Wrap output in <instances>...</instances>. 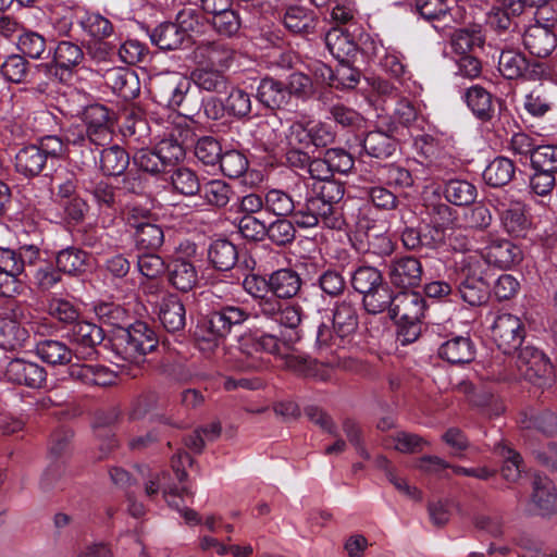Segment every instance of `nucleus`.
Here are the masks:
<instances>
[{
    "instance_id": "7ed1b4c3",
    "label": "nucleus",
    "mask_w": 557,
    "mask_h": 557,
    "mask_svg": "<svg viewBox=\"0 0 557 557\" xmlns=\"http://www.w3.org/2000/svg\"><path fill=\"white\" fill-rule=\"evenodd\" d=\"M358 327V314L355 305L349 301L338 302L333 310V335L326 324H321L317 332V348L319 351L344 349L346 339Z\"/></svg>"
},
{
    "instance_id": "1a4fd4ad",
    "label": "nucleus",
    "mask_w": 557,
    "mask_h": 557,
    "mask_svg": "<svg viewBox=\"0 0 557 557\" xmlns=\"http://www.w3.org/2000/svg\"><path fill=\"white\" fill-rule=\"evenodd\" d=\"M524 334L521 320L510 313L498 314L492 325L493 339L504 354H511L519 348Z\"/></svg>"
},
{
    "instance_id": "4468645a",
    "label": "nucleus",
    "mask_w": 557,
    "mask_h": 557,
    "mask_svg": "<svg viewBox=\"0 0 557 557\" xmlns=\"http://www.w3.org/2000/svg\"><path fill=\"white\" fill-rule=\"evenodd\" d=\"M457 389L467 396L468 401L487 418L498 417L505 410L502 400L492 392L483 387H476L471 382L462 381Z\"/></svg>"
},
{
    "instance_id": "c85d7f7f",
    "label": "nucleus",
    "mask_w": 557,
    "mask_h": 557,
    "mask_svg": "<svg viewBox=\"0 0 557 557\" xmlns=\"http://www.w3.org/2000/svg\"><path fill=\"white\" fill-rule=\"evenodd\" d=\"M46 164L47 160L36 145L23 147L15 156V169L26 177L39 175Z\"/></svg>"
},
{
    "instance_id": "5701e85b",
    "label": "nucleus",
    "mask_w": 557,
    "mask_h": 557,
    "mask_svg": "<svg viewBox=\"0 0 557 557\" xmlns=\"http://www.w3.org/2000/svg\"><path fill=\"white\" fill-rule=\"evenodd\" d=\"M70 376L87 385L108 386L115 382L113 371L101 364L75 363L70 367Z\"/></svg>"
},
{
    "instance_id": "423d86ee",
    "label": "nucleus",
    "mask_w": 557,
    "mask_h": 557,
    "mask_svg": "<svg viewBox=\"0 0 557 557\" xmlns=\"http://www.w3.org/2000/svg\"><path fill=\"white\" fill-rule=\"evenodd\" d=\"M516 367L520 375L534 386L544 388L554 382V370L549 359L533 346L520 349Z\"/></svg>"
},
{
    "instance_id": "3c124183",
    "label": "nucleus",
    "mask_w": 557,
    "mask_h": 557,
    "mask_svg": "<svg viewBox=\"0 0 557 557\" xmlns=\"http://www.w3.org/2000/svg\"><path fill=\"white\" fill-rule=\"evenodd\" d=\"M284 85L289 101H292L293 97L305 100L313 94V84L311 78L300 72L289 74Z\"/></svg>"
},
{
    "instance_id": "9b49d317",
    "label": "nucleus",
    "mask_w": 557,
    "mask_h": 557,
    "mask_svg": "<svg viewBox=\"0 0 557 557\" xmlns=\"http://www.w3.org/2000/svg\"><path fill=\"white\" fill-rule=\"evenodd\" d=\"M175 470L176 479L180 484H183L181 488H164V499L168 505L177 510L185 523L188 525H198L202 522L200 515L186 506H182V503L187 498L194 497V491L187 484H184L187 473L173 465Z\"/></svg>"
},
{
    "instance_id": "2eb2a0df",
    "label": "nucleus",
    "mask_w": 557,
    "mask_h": 557,
    "mask_svg": "<svg viewBox=\"0 0 557 557\" xmlns=\"http://www.w3.org/2000/svg\"><path fill=\"white\" fill-rule=\"evenodd\" d=\"M83 120L90 143L103 145L110 139V116L104 106L98 103L88 106L83 113Z\"/></svg>"
},
{
    "instance_id": "0eeeda50",
    "label": "nucleus",
    "mask_w": 557,
    "mask_h": 557,
    "mask_svg": "<svg viewBox=\"0 0 557 557\" xmlns=\"http://www.w3.org/2000/svg\"><path fill=\"white\" fill-rule=\"evenodd\" d=\"M122 339L123 343L117 345L119 354L123 360L136 364L143 362L145 356L152 351L158 344L153 330L141 321L132 324L125 331Z\"/></svg>"
},
{
    "instance_id": "f704fd0d",
    "label": "nucleus",
    "mask_w": 557,
    "mask_h": 557,
    "mask_svg": "<svg viewBox=\"0 0 557 557\" xmlns=\"http://www.w3.org/2000/svg\"><path fill=\"white\" fill-rule=\"evenodd\" d=\"M515 175V164L505 157L495 158L483 172L484 182L492 187L507 185Z\"/></svg>"
},
{
    "instance_id": "20e7f679",
    "label": "nucleus",
    "mask_w": 557,
    "mask_h": 557,
    "mask_svg": "<svg viewBox=\"0 0 557 557\" xmlns=\"http://www.w3.org/2000/svg\"><path fill=\"white\" fill-rule=\"evenodd\" d=\"M196 257L197 246L195 243L185 240L177 246L175 255L168 265L169 281L174 288L186 293L197 285Z\"/></svg>"
},
{
    "instance_id": "c756f323",
    "label": "nucleus",
    "mask_w": 557,
    "mask_h": 557,
    "mask_svg": "<svg viewBox=\"0 0 557 557\" xmlns=\"http://www.w3.org/2000/svg\"><path fill=\"white\" fill-rule=\"evenodd\" d=\"M500 219L504 228L515 236L523 235L531 226L525 206L520 201L510 202L503 211Z\"/></svg>"
},
{
    "instance_id": "4d7b16f0",
    "label": "nucleus",
    "mask_w": 557,
    "mask_h": 557,
    "mask_svg": "<svg viewBox=\"0 0 557 557\" xmlns=\"http://www.w3.org/2000/svg\"><path fill=\"white\" fill-rule=\"evenodd\" d=\"M221 154V145L212 136H203L195 145V156L203 164L214 165L219 162Z\"/></svg>"
},
{
    "instance_id": "6e6d98bb",
    "label": "nucleus",
    "mask_w": 557,
    "mask_h": 557,
    "mask_svg": "<svg viewBox=\"0 0 557 557\" xmlns=\"http://www.w3.org/2000/svg\"><path fill=\"white\" fill-rule=\"evenodd\" d=\"M457 270L460 272L462 277H483L485 259L478 251H470L462 253L455 261Z\"/></svg>"
},
{
    "instance_id": "0e129e2a",
    "label": "nucleus",
    "mask_w": 557,
    "mask_h": 557,
    "mask_svg": "<svg viewBox=\"0 0 557 557\" xmlns=\"http://www.w3.org/2000/svg\"><path fill=\"white\" fill-rule=\"evenodd\" d=\"M521 423L525 429H536L547 435L557 433V416L550 411L525 416Z\"/></svg>"
},
{
    "instance_id": "7c9ffc66",
    "label": "nucleus",
    "mask_w": 557,
    "mask_h": 557,
    "mask_svg": "<svg viewBox=\"0 0 557 557\" xmlns=\"http://www.w3.org/2000/svg\"><path fill=\"white\" fill-rule=\"evenodd\" d=\"M208 258L216 270L228 271L237 262V248L227 239H216L209 247Z\"/></svg>"
},
{
    "instance_id": "6e6552de",
    "label": "nucleus",
    "mask_w": 557,
    "mask_h": 557,
    "mask_svg": "<svg viewBox=\"0 0 557 557\" xmlns=\"http://www.w3.org/2000/svg\"><path fill=\"white\" fill-rule=\"evenodd\" d=\"M190 79L178 72L157 75L151 82V94L154 100L164 107H180L190 90Z\"/></svg>"
},
{
    "instance_id": "f3484780",
    "label": "nucleus",
    "mask_w": 557,
    "mask_h": 557,
    "mask_svg": "<svg viewBox=\"0 0 557 557\" xmlns=\"http://www.w3.org/2000/svg\"><path fill=\"white\" fill-rule=\"evenodd\" d=\"M422 265L413 257H404L389 264L388 277L393 285L401 288L413 287L421 282Z\"/></svg>"
},
{
    "instance_id": "72a5a7b5",
    "label": "nucleus",
    "mask_w": 557,
    "mask_h": 557,
    "mask_svg": "<svg viewBox=\"0 0 557 557\" xmlns=\"http://www.w3.org/2000/svg\"><path fill=\"white\" fill-rule=\"evenodd\" d=\"M28 338V332L14 319L0 318V347L5 350L22 348Z\"/></svg>"
},
{
    "instance_id": "39448f33",
    "label": "nucleus",
    "mask_w": 557,
    "mask_h": 557,
    "mask_svg": "<svg viewBox=\"0 0 557 557\" xmlns=\"http://www.w3.org/2000/svg\"><path fill=\"white\" fill-rule=\"evenodd\" d=\"M424 310L425 300L417 292H400L393 297L391 318L400 326L408 327L407 341H413L418 336Z\"/></svg>"
},
{
    "instance_id": "37998d69",
    "label": "nucleus",
    "mask_w": 557,
    "mask_h": 557,
    "mask_svg": "<svg viewBox=\"0 0 557 557\" xmlns=\"http://www.w3.org/2000/svg\"><path fill=\"white\" fill-rule=\"evenodd\" d=\"M445 198L456 206H468L476 198L474 185L463 180L449 181L444 189Z\"/></svg>"
},
{
    "instance_id": "473e14b6",
    "label": "nucleus",
    "mask_w": 557,
    "mask_h": 557,
    "mask_svg": "<svg viewBox=\"0 0 557 557\" xmlns=\"http://www.w3.org/2000/svg\"><path fill=\"white\" fill-rule=\"evenodd\" d=\"M37 356L45 362L52 366H62L71 362L74 355L63 342L46 339L36 345Z\"/></svg>"
},
{
    "instance_id": "c03bdc74",
    "label": "nucleus",
    "mask_w": 557,
    "mask_h": 557,
    "mask_svg": "<svg viewBox=\"0 0 557 557\" xmlns=\"http://www.w3.org/2000/svg\"><path fill=\"white\" fill-rule=\"evenodd\" d=\"M200 193L208 205L218 208L225 207L233 196L231 186L222 180H211L205 183Z\"/></svg>"
},
{
    "instance_id": "79ce46f5",
    "label": "nucleus",
    "mask_w": 557,
    "mask_h": 557,
    "mask_svg": "<svg viewBox=\"0 0 557 557\" xmlns=\"http://www.w3.org/2000/svg\"><path fill=\"white\" fill-rule=\"evenodd\" d=\"M132 225L136 230L135 239L138 247L145 249H158L162 246L164 234L159 225L150 222H134Z\"/></svg>"
},
{
    "instance_id": "ea45409f",
    "label": "nucleus",
    "mask_w": 557,
    "mask_h": 557,
    "mask_svg": "<svg viewBox=\"0 0 557 557\" xmlns=\"http://www.w3.org/2000/svg\"><path fill=\"white\" fill-rule=\"evenodd\" d=\"M363 149L374 158H387L395 151L396 143L386 133L372 131L363 139Z\"/></svg>"
},
{
    "instance_id": "49530a36",
    "label": "nucleus",
    "mask_w": 557,
    "mask_h": 557,
    "mask_svg": "<svg viewBox=\"0 0 557 557\" xmlns=\"http://www.w3.org/2000/svg\"><path fill=\"white\" fill-rule=\"evenodd\" d=\"M459 293L463 301L470 306H479L486 300L487 284L483 281V277H462Z\"/></svg>"
},
{
    "instance_id": "680f3d73",
    "label": "nucleus",
    "mask_w": 557,
    "mask_h": 557,
    "mask_svg": "<svg viewBox=\"0 0 557 557\" xmlns=\"http://www.w3.org/2000/svg\"><path fill=\"white\" fill-rule=\"evenodd\" d=\"M531 163L533 169L557 173V147L552 145H537L535 151L532 153Z\"/></svg>"
},
{
    "instance_id": "f03ea898",
    "label": "nucleus",
    "mask_w": 557,
    "mask_h": 557,
    "mask_svg": "<svg viewBox=\"0 0 557 557\" xmlns=\"http://www.w3.org/2000/svg\"><path fill=\"white\" fill-rule=\"evenodd\" d=\"M244 306L228 305L211 312L197 329L196 335L200 343L207 344L202 349H212L225 338L233 326L240 325L250 317Z\"/></svg>"
},
{
    "instance_id": "de8ad7c7",
    "label": "nucleus",
    "mask_w": 557,
    "mask_h": 557,
    "mask_svg": "<svg viewBox=\"0 0 557 557\" xmlns=\"http://www.w3.org/2000/svg\"><path fill=\"white\" fill-rule=\"evenodd\" d=\"M82 28L95 39H104L110 37L114 27L109 18L99 13H86L81 21Z\"/></svg>"
},
{
    "instance_id": "e433bc0d",
    "label": "nucleus",
    "mask_w": 557,
    "mask_h": 557,
    "mask_svg": "<svg viewBox=\"0 0 557 557\" xmlns=\"http://www.w3.org/2000/svg\"><path fill=\"white\" fill-rule=\"evenodd\" d=\"M529 67L523 53L513 49H506L498 58V71L507 79L521 77Z\"/></svg>"
},
{
    "instance_id": "052dcab7",
    "label": "nucleus",
    "mask_w": 557,
    "mask_h": 557,
    "mask_svg": "<svg viewBox=\"0 0 557 557\" xmlns=\"http://www.w3.org/2000/svg\"><path fill=\"white\" fill-rule=\"evenodd\" d=\"M226 112L235 117H245L251 111L250 95L240 88L233 89L225 99Z\"/></svg>"
},
{
    "instance_id": "2f4dec72",
    "label": "nucleus",
    "mask_w": 557,
    "mask_h": 557,
    "mask_svg": "<svg viewBox=\"0 0 557 557\" xmlns=\"http://www.w3.org/2000/svg\"><path fill=\"white\" fill-rule=\"evenodd\" d=\"M284 25L293 33L310 34L317 26L314 13L301 5L289 7L284 15Z\"/></svg>"
},
{
    "instance_id": "b1692460",
    "label": "nucleus",
    "mask_w": 557,
    "mask_h": 557,
    "mask_svg": "<svg viewBox=\"0 0 557 557\" xmlns=\"http://www.w3.org/2000/svg\"><path fill=\"white\" fill-rule=\"evenodd\" d=\"M257 99L270 109H284L290 104L284 83L269 76L260 81Z\"/></svg>"
},
{
    "instance_id": "ddd939ff",
    "label": "nucleus",
    "mask_w": 557,
    "mask_h": 557,
    "mask_svg": "<svg viewBox=\"0 0 557 557\" xmlns=\"http://www.w3.org/2000/svg\"><path fill=\"white\" fill-rule=\"evenodd\" d=\"M4 375L10 382L24 384L32 388H40L47 379L44 367L20 358L8 362Z\"/></svg>"
},
{
    "instance_id": "393cba45",
    "label": "nucleus",
    "mask_w": 557,
    "mask_h": 557,
    "mask_svg": "<svg viewBox=\"0 0 557 557\" xmlns=\"http://www.w3.org/2000/svg\"><path fill=\"white\" fill-rule=\"evenodd\" d=\"M530 511L547 515L556 508V490L548 478L535 476Z\"/></svg>"
},
{
    "instance_id": "864d4df0",
    "label": "nucleus",
    "mask_w": 557,
    "mask_h": 557,
    "mask_svg": "<svg viewBox=\"0 0 557 557\" xmlns=\"http://www.w3.org/2000/svg\"><path fill=\"white\" fill-rule=\"evenodd\" d=\"M18 50L30 59H41L46 52V39L36 32L27 30L18 36Z\"/></svg>"
},
{
    "instance_id": "c9c22d12",
    "label": "nucleus",
    "mask_w": 557,
    "mask_h": 557,
    "mask_svg": "<svg viewBox=\"0 0 557 557\" xmlns=\"http://www.w3.org/2000/svg\"><path fill=\"white\" fill-rule=\"evenodd\" d=\"M153 45L163 50H175L183 46L186 38L174 23H162L154 27L150 35Z\"/></svg>"
},
{
    "instance_id": "6ab92c4d",
    "label": "nucleus",
    "mask_w": 557,
    "mask_h": 557,
    "mask_svg": "<svg viewBox=\"0 0 557 557\" xmlns=\"http://www.w3.org/2000/svg\"><path fill=\"white\" fill-rule=\"evenodd\" d=\"M104 81L114 94L125 100L134 99L140 91L138 76L129 69H110L104 73Z\"/></svg>"
},
{
    "instance_id": "774afa93",
    "label": "nucleus",
    "mask_w": 557,
    "mask_h": 557,
    "mask_svg": "<svg viewBox=\"0 0 557 557\" xmlns=\"http://www.w3.org/2000/svg\"><path fill=\"white\" fill-rule=\"evenodd\" d=\"M524 109L532 116H543L550 109V101L542 87L534 88L524 97Z\"/></svg>"
},
{
    "instance_id": "e2e57ef3",
    "label": "nucleus",
    "mask_w": 557,
    "mask_h": 557,
    "mask_svg": "<svg viewBox=\"0 0 557 557\" xmlns=\"http://www.w3.org/2000/svg\"><path fill=\"white\" fill-rule=\"evenodd\" d=\"M483 38L480 32L458 29L451 36V46L457 53L467 54L474 47H481Z\"/></svg>"
},
{
    "instance_id": "9d476101",
    "label": "nucleus",
    "mask_w": 557,
    "mask_h": 557,
    "mask_svg": "<svg viewBox=\"0 0 557 557\" xmlns=\"http://www.w3.org/2000/svg\"><path fill=\"white\" fill-rule=\"evenodd\" d=\"M258 352L280 354L278 339L269 334L247 339L242 349L237 368L242 371L261 370L265 368L267 361H264Z\"/></svg>"
},
{
    "instance_id": "bf43d9fd",
    "label": "nucleus",
    "mask_w": 557,
    "mask_h": 557,
    "mask_svg": "<svg viewBox=\"0 0 557 557\" xmlns=\"http://www.w3.org/2000/svg\"><path fill=\"white\" fill-rule=\"evenodd\" d=\"M190 124L191 120L177 114L169 123L164 135L170 139H175L176 143L186 148L194 138V132Z\"/></svg>"
},
{
    "instance_id": "bb28decb",
    "label": "nucleus",
    "mask_w": 557,
    "mask_h": 557,
    "mask_svg": "<svg viewBox=\"0 0 557 557\" xmlns=\"http://www.w3.org/2000/svg\"><path fill=\"white\" fill-rule=\"evenodd\" d=\"M270 292L280 298H292L301 287L299 274L292 269H280L269 276Z\"/></svg>"
},
{
    "instance_id": "8fccbe9b",
    "label": "nucleus",
    "mask_w": 557,
    "mask_h": 557,
    "mask_svg": "<svg viewBox=\"0 0 557 557\" xmlns=\"http://www.w3.org/2000/svg\"><path fill=\"white\" fill-rule=\"evenodd\" d=\"M495 451L504 459L502 474L505 480L516 482L521 475V457L513 449L500 443L495 446Z\"/></svg>"
},
{
    "instance_id": "338daca9",
    "label": "nucleus",
    "mask_w": 557,
    "mask_h": 557,
    "mask_svg": "<svg viewBox=\"0 0 557 557\" xmlns=\"http://www.w3.org/2000/svg\"><path fill=\"white\" fill-rule=\"evenodd\" d=\"M393 447L403 454H414L423 449L428 442L418 434L398 432L391 437Z\"/></svg>"
},
{
    "instance_id": "4c0bfd02",
    "label": "nucleus",
    "mask_w": 557,
    "mask_h": 557,
    "mask_svg": "<svg viewBox=\"0 0 557 557\" xmlns=\"http://www.w3.org/2000/svg\"><path fill=\"white\" fill-rule=\"evenodd\" d=\"M468 108L481 120H487L493 112L491 94L479 85L471 86L465 94Z\"/></svg>"
},
{
    "instance_id": "a211bd4d",
    "label": "nucleus",
    "mask_w": 557,
    "mask_h": 557,
    "mask_svg": "<svg viewBox=\"0 0 557 557\" xmlns=\"http://www.w3.org/2000/svg\"><path fill=\"white\" fill-rule=\"evenodd\" d=\"M485 262L499 269H508L522 259L521 249L507 239L492 240L484 249Z\"/></svg>"
},
{
    "instance_id": "13d9d810",
    "label": "nucleus",
    "mask_w": 557,
    "mask_h": 557,
    "mask_svg": "<svg viewBox=\"0 0 557 557\" xmlns=\"http://www.w3.org/2000/svg\"><path fill=\"white\" fill-rule=\"evenodd\" d=\"M173 187L185 196H193L200 191V183L191 170L178 168L171 176Z\"/></svg>"
},
{
    "instance_id": "09e8293b",
    "label": "nucleus",
    "mask_w": 557,
    "mask_h": 557,
    "mask_svg": "<svg viewBox=\"0 0 557 557\" xmlns=\"http://www.w3.org/2000/svg\"><path fill=\"white\" fill-rule=\"evenodd\" d=\"M264 208L277 216H287L296 205L293 198L281 189H270L264 196Z\"/></svg>"
},
{
    "instance_id": "412c9836",
    "label": "nucleus",
    "mask_w": 557,
    "mask_h": 557,
    "mask_svg": "<svg viewBox=\"0 0 557 557\" xmlns=\"http://www.w3.org/2000/svg\"><path fill=\"white\" fill-rule=\"evenodd\" d=\"M84 57L79 45L66 40L60 41L53 52L55 75H60V79L71 76L73 69L83 62Z\"/></svg>"
},
{
    "instance_id": "f257e3e1",
    "label": "nucleus",
    "mask_w": 557,
    "mask_h": 557,
    "mask_svg": "<svg viewBox=\"0 0 557 557\" xmlns=\"http://www.w3.org/2000/svg\"><path fill=\"white\" fill-rule=\"evenodd\" d=\"M358 32L359 26L357 24L337 25L332 27L324 36L326 48L341 63L336 76H341V85L345 87H354L358 83V74L346 65L358 53Z\"/></svg>"
},
{
    "instance_id": "58836bf2",
    "label": "nucleus",
    "mask_w": 557,
    "mask_h": 557,
    "mask_svg": "<svg viewBox=\"0 0 557 557\" xmlns=\"http://www.w3.org/2000/svg\"><path fill=\"white\" fill-rule=\"evenodd\" d=\"M87 259L88 257L85 251L75 247H69L58 252L55 262L59 271L70 275H77L86 270Z\"/></svg>"
},
{
    "instance_id": "5fc2aeb1",
    "label": "nucleus",
    "mask_w": 557,
    "mask_h": 557,
    "mask_svg": "<svg viewBox=\"0 0 557 557\" xmlns=\"http://www.w3.org/2000/svg\"><path fill=\"white\" fill-rule=\"evenodd\" d=\"M362 301L369 313L376 314L383 312L387 308L391 312L393 297L391 296L389 289L381 284L380 287L363 294Z\"/></svg>"
},
{
    "instance_id": "a19ab883",
    "label": "nucleus",
    "mask_w": 557,
    "mask_h": 557,
    "mask_svg": "<svg viewBox=\"0 0 557 557\" xmlns=\"http://www.w3.org/2000/svg\"><path fill=\"white\" fill-rule=\"evenodd\" d=\"M128 163V154L119 146H112L101 151L100 166L106 175H121L127 169Z\"/></svg>"
},
{
    "instance_id": "a18cd8bd",
    "label": "nucleus",
    "mask_w": 557,
    "mask_h": 557,
    "mask_svg": "<svg viewBox=\"0 0 557 557\" xmlns=\"http://www.w3.org/2000/svg\"><path fill=\"white\" fill-rule=\"evenodd\" d=\"M381 284H383L382 274L374 267H359L351 275L354 289L362 295L380 287Z\"/></svg>"
},
{
    "instance_id": "dca6fc26",
    "label": "nucleus",
    "mask_w": 557,
    "mask_h": 557,
    "mask_svg": "<svg viewBox=\"0 0 557 557\" xmlns=\"http://www.w3.org/2000/svg\"><path fill=\"white\" fill-rule=\"evenodd\" d=\"M523 45L531 54L545 58L555 50L557 37L547 25L534 24L524 32Z\"/></svg>"
},
{
    "instance_id": "cd10ccee",
    "label": "nucleus",
    "mask_w": 557,
    "mask_h": 557,
    "mask_svg": "<svg viewBox=\"0 0 557 557\" xmlns=\"http://www.w3.org/2000/svg\"><path fill=\"white\" fill-rule=\"evenodd\" d=\"M193 82L200 90L208 92H223L227 88V78L220 69L199 65L190 73Z\"/></svg>"
},
{
    "instance_id": "69168bd1",
    "label": "nucleus",
    "mask_w": 557,
    "mask_h": 557,
    "mask_svg": "<svg viewBox=\"0 0 557 557\" xmlns=\"http://www.w3.org/2000/svg\"><path fill=\"white\" fill-rule=\"evenodd\" d=\"M157 153L160 156L164 165L171 166L183 160L185 157V147L175 141V139H170L164 135V137L157 144L156 148Z\"/></svg>"
},
{
    "instance_id": "603ef678",
    "label": "nucleus",
    "mask_w": 557,
    "mask_h": 557,
    "mask_svg": "<svg viewBox=\"0 0 557 557\" xmlns=\"http://www.w3.org/2000/svg\"><path fill=\"white\" fill-rule=\"evenodd\" d=\"M219 162L223 174L232 178L242 176L248 169L246 156L237 150L225 151Z\"/></svg>"
},
{
    "instance_id": "4be33fe9",
    "label": "nucleus",
    "mask_w": 557,
    "mask_h": 557,
    "mask_svg": "<svg viewBox=\"0 0 557 557\" xmlns=\"http://www.w3.org/2000/svg\"><path fill=\"white\" fill-rule=\"evenodd\" d=\"M158 315L161 324L169 332H177L185 326L186 310L176 295L169 294L161 299Z\"/></svg>"
},
{
    "instance_id": "aec40b11",
    "label": "nucleus",
    "mask_w": 557,
    "mask_h": 557,
    "mask_svg": "<svg viewBox=\"0 0 557 557\" xmlns=\"http://www.w3.org/2000/svg\"><path fill=\"white\" fill-rule=\"evenodd\" d=\"M71 341L76 346L77 358H86L94 352V348L103 341V332L96 324L81 321L74 324Z\"/></svg>"
},
{
    "instance_id": "f8f14e48",
    "label": "nucleus",
    "mask_w": 557,
    "mask_h": 557,
    "mask_svg": "<svg viewBox=\"0 0 557 557\" xmlns=\"http://www.w3.org/2000/svg\"><path fill=\"white\" fill-rule=\"evenodd\" d=\"M234 49L224 41H202L194 50V59L199 65L220 70L228 69L234 60Z\"/></svg>"
},
{
    "instance_id": "a878e982",
    "label": "nucleus",
    "mask_w": 557,
    "mask_h": 557,
    "mask_svg": "<svg viewBox=\"0 0 557 557\" xmlns=\"http://www.w3.org/2000/svg\"><path fill=\"white\" fill-rule=\"evenodd\" d=\"M438 354L450 363H468L474 359L475 349L469 337L456 336L442 344Z\"/></svg>"
}]
</instances>
